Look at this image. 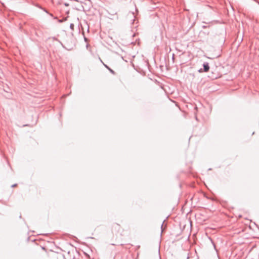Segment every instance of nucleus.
I'll list each match as a JSON object with an SVG mask.
<instances>
[{"label":"nucleus","instance_id":"obj_1","mask_svg":"<svg viewBox=\"0 0 259 259\" xmlns=\"http://www.w3.org/2000/svg\"><path fill=\"white\" fill-rule=\"evenodd\" d=\"M203 68H200L198 70V72L201 73L202 72H207L209 70V63L207 62H205L202 64Z\"/></svg>","mask_w":259,"mask_h":259},{"label":"nucleus","instance_id":"obj_15","mask_svg":"<svg viewBox=\"0 0 259 259\" xmlns=\"http://www.w3.org/2000/svg\"><path fill=\"white\" fill-rule=\"evenodd\" d=\"M211 170V168H209L208 169V170Z\"/></svg>","mask_w":259,"mask_h":259},{"label":"nucleus","instance_id":"obj_10","mask_svg":"<svg viewBox=\"0 0 259 259\" xmlns=\"http://www.w3.org/2000/svg\"><path fill=\"white\" fill-rule=\"evenodd\" d=\"M89 47H90V45L88 44H87L86 45L87 49H88Z\"/></svg>","mask_w":259,"mask_h":259},{"label":"nucleus","instance_id":"obj_6","mask_svg":"<svg viewBox=\"0 0 259 259\" xmlns=\"http://www.w3.org/2000/svg\"><path fill=\"white\" fill-rule=\"evenodd\" d=\"M209 27V26H207V25H203V26H202V27L203 29L206 28H207V27Z\"/></svg>","mask_w":259,"mask_h":259},{"label":"nucleus","instance_id":"obj_12","mask_svg":"<svg viewBox=\"0 0 259 259\" xmlns=\"http://www.w3.org/2000/svg\"><path fill=\"white\" fill-rule=\"evenodd\" d=\"M53 254L54 255H56V253L55 252H53Z\"/></svg>","mask_w":259,"mask_h":259},{"label":"nucleus","instance_id":"obj_8","mask_svg":"<svg viewBox=\"0 0 259 259\" xmlns=\"http://www.w3.org/2000/svg\"><path fill=\"white\" fill-rule=\"evenodd\" d=\"M164 221L163 222L161 226V231L162 232L163 231V223H164Z\"/></svg>","mask_w":259,"mask_h":259},{"label":"nucleus","instance_id":"obj_2","mask_svg":"<svg viewBox=\"0 0 259 259\" xmlns=\"http://www.w3.org/2000/svg\"><path fill=\"white\" fill-rule=\"evenodd\" d=\"M52 39L54 40H56V41H57L58 42H59L63 48H64L66 50H69V51L71 50L73 48V47L74 46V44H73L71 46H69V48H66L62 44V42L60 40H59L57 38H56V37H53Z\"/></svg>","mask_w":259,"mask_h":259},{"label":"nucleus","instance_id":"obj_7","mask_svg":"<svg viewBox=\"0 0 259 259\" xmlns=\"http://www.w3.org/2000/svg\"><path fill=\"white\" fill-rule=\"evenodd\" d=\"M17 186V184H14L12 185L11 186V187H12V188H14V187H16Z\"/></svg>","mask_w":259,"mask_h":259},{"label":"nucleus","instance_id":"obj_4","mask_svg":"<svg viewBox=\"0 0 259 259\" xmlns=\"http://www.w3.org/2000/svg\"><path fill=\"white\" fill-rule=\"evenodd\" d=\"M209 239H210V240L211 241V242L212 243V245H213V247H214V249H215V250H216V251L217 252V251H218V250H217V248H216L215 245V244H214V242L213 241V240H212V239H211V238H210V237H209Z\"/></svg>","mask_w":259,"mask_h":259},{"label":"nucleus","instance_id":"obj_9","mask_svg":"<svg viewBox=\"0 0 259 259\" xmlns=\"http://www.w3.org/2000/svg\"><path fill=\"white\" fill-rule=\"evenodd\" d=\"M84 40L85 42H87L88 41V38L85 37H84Z\"/></svg>","mask_w":259,"mask_h":259},{"label":"nucleus","instance_id":"obj_16","mask_svg":"<svg viewBox=\"0 0 259 259\" xmlns=\"http://www.w3.org/2000/svg\"><path fill=\"white\" fill-rule=\"evenodd\" d=\"M22 218V217H21V215H20L19 216V218Z\"/></svg>","mask_w":259,"mask_h":259},{"label":"nucleus","instance_id":"obj_14","mask_svg":"<svg viewBox=\"0 0 259 259\" xmlns=\"http://www.w3.org/2000/svg\"><path fill=\"white\" fill-rule=\"evenodd\" d=\"M44 11L46 12V13H48L47 11L46 10H44Z\"/></svg>","mask_w":259,"mask_h":259},{"label":"nucleus","instance_id":"obj_3","mask_svg":"<svg viewBox=\"0 0 259 259\" xmlns=\"http://www.w3.org/2000/svg\"><path fill=\"white\" fill-rule=\"evenodd\" d=\"M101 62L103 63V64L104 65V66L110 71V72H111L112 74H115V71L112 69L111 68H110L108 65H107L106 64H104L103 61H102V60L99 58Z\"/></svg>","mask_w":259,"mask_h":259},{"label":"nucleus","instance_id":"obj_17","mask_svg":"<svg viewBox=\"0 0 259 259\" xmlns=\"http://www.w3.org/2000/svg\"><path fill=\"white\" fill-rule=\"evenodd\" d=\"M62 115L61 113H60V116H61Z\"/></svg>","mask_w":259,"mask_h":259},{"label":"nucleus","instance_id":"obj_13","mask_svg":"<svg viewBox=\"0 0 259 259\" xmlns=\"http://www.w3.org/2000/svg\"><path fill=\"white\" fill-rule=\"evenodd\" d=\"M131 15H132L134 17H135L134 13H132V14H131Z\"/></svg>","mask_w":259,"mask_h":259},{"label":"nucleus","instance_id":"obj_5","mask_svg":"<svg viewBox=\"0 0 259 259\" xmlns=\"http://www.w3.org/2000/svg\"><path fill=\"white\" fill-rule=\"evenodd\" d=\"M70 28L72 30H73L74 29V24L73 23H71L70 24Z\"/></svg>","mask_w":259,"mask_h":259},{"label":"nucleus","instance_id":"obj_11","mask_svg":"<svg viewBox=\"0 0 259 259\" xmlns=\"http://www.w3.org/2000/svg\"><path fill=\"white\" fill-rule=\"evenodd\" d=\"M64 6H69V4H67V3H64Z\"/></svg>","mask_w":259,"mask_h":259}]
</instances>
